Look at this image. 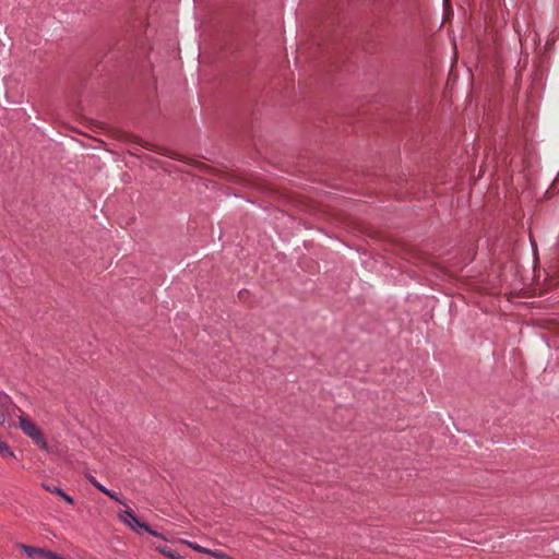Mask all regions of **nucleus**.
<instances>
[{
	"mask_svg": "<svg viewBox=\"0 0 559 559\" xmlns=\"http://www.w3.org/2000/svg\"><path fill=\"white\" fill-rule=\"evenodd\" d=\"M88 480L90 483L96 488L98 489L100 492L104 491V489L106 488L104 485H102L99 481L96 480L95 477L91 476L88 477Z\"/></svg>",
	"mask_w": 559,
	"mask_h": 559,
	"instance_id": "obj_9",
	"label": "nucleus"
},
{
	"mask_svg": "<svg viewBox=\"0 0 559 559\" xmlns=\"http://www.w3.org/2000/svg\"><path fill=\"white\" fill-rule=\"evenodd\" d=\"M229 559H234V558L229 556Z\"/></svg>",
	"mask_w": 559,
	"mask_h": 559,
	"instance_id": "obj_13",
	"label": "nucleus"
},
{
	"mask_svg": "<svg viewBox=\"0 0 559 559\" xmlns=\"http://www.w3.org/2000/svg\"><path fill=\"white\" fill-rule=\"evenodd\" d=\"M185 543H186V545L188 547H190L191 549H193V550H195V551H198L200 554H205V555H211L212 554V549L205 548V547H203V546H201V545H199V544H197L194 542L186 540Z\"/></svg>",
	"mask_w": 559,
	"mask_h": 559,
	"instance_id": "obj_5",
	"label": "nucleus"
},
{
	"mask_svg": "<svg viewBox=\"0 0 559 559\" xmlns=\"http://www.w3.org/2000/svg\"><path fill=\"white\" fill-rule=\"evenodd\" d=\"M47 555H48V559H66L64 557H62V556H60V555H58V554H56L53 551L52 552H48Z\"/></svg>",
	"mask_w": 559,
	"mask_h": 559,
	"instance_id": "obj_11",
	"label": "nucleus"
},
{
	"mask_svg": "<svg viewBox=\"0 0 559 559\" xmlns=\"http://www.w3.org/2000/svg\"><path fill=\"white\" fill-rule=\"evenodd\" d=\"M104 495H106L107 497H109L110 499L121 503V504H124V502L122 500L119 499L117 492L108 489V488H105L104 491H103Z\"/></svg>",
	"mask_w": 559,
	"mask_h": 559,
	"instance_id": "obj_7",
	"label": "nucleus"
},
{
	"mask_svg": "<svg viewBox=\"0 0 559 559\" xmlns=\"http://www.w3.org/2000/svg\"><path fill=\"white\" fill-rule=\"evenodd\" d=\"M19 548L22 549L25 552V555L29 558H35L36 556H38V557L48 559L47 554L52 552L51 550H47L44 548L34 547V546H28L25 544H19Z\"/></svg>",
	"mask_w": 559,
	"mask_h": 559,
	"instance_id": "obj_2",
	"label": "nucleus"
},
{
	"mask_svg": "<svg viewBox=\"0 0 559 559\" xmlns=\"http://www.w3.org/2000/svg\"><path fill=\"white\" fill-rule=\"evenodd\" d=\"M158 550L164 554L165 556H167L168 558L170 559H182L181 556H179L177 552L170 550V549H167V548H158Z\"/></svg>",
	"mask_w": 559,
	"mask_h": 559,
	"instance_id": "obj_6",
	"label": "nucleus"
},
{
	"mask_svg": "<svg viewBox=\"0 0 559 559\" xmlns=\"http://www.w3.org/2000/svg\"><path fill=\"white\" fill-rule=\"evenodd\" d=\"M43 488L46 490V491H49L51 493H56L58 495L60 498H62L66 502H68L69 504H73V498L70 497L68 493H66L61 488L59 487H56V486H51V485H48V484H43Z\"/></svg>",
	"mask_w": 559,
	"mask_h": 559,
	"instance_id": "obj_4",
	"label": "nucleus"
},
{
	"mask_svg": "<svg viewBox=\"0 0 559 559\" xmlns=\"http://www.w3.org/2000/svg\"><path fill=\"white\" fill-rule=\"evenodd\" d=\"M119 518L123 523L129 525L132 530L136 527L141 528V525L145 524V522H141L134 514L132 510H126L123 513L119 514Z\"/></svg>",
	"mask_w": 559,
	"mask_h": 559,
	"instance_id": "obj_3",
	"label": "nucleus"
},
{
	"mask_svg": "<svg viewBox=\"0 0 559 559\" xmlns=\"http://www.w3.org/2000/svg\"><path fill=\"white\" fill-rule=\"evenodd\" d=\"M141 528L145 530L148 534L153 535V536H156V537H159L162 539H166L160 533L156 532L155 530H153L148 524H143L141 525Z\"/></svg>",
	"mask_w": 559,
	"mask_h": 559,
	"instance_id": "obj_8",
	"label": "nucleus"
},
{
	"mask_svg": "<svg viewBox=\"0 0 559 559\" xmlns=\"http://www.w3.org/2000/svg\"><path fill=\"white\" fill-rule=\"evenodd\" d=\"M5 421V415L3 413V411L0 409V425L4 424Z\"/></svg>",
	"mask_w": 559,
	"mask_h": 559,
	"instance_id": "obj_12",
	"label": "nucleus"
},
{
	"mask_svg": "<svg viewBox=\"0 0 559 559\" xmlns=\"http://www.w3.org/2000/svg\"><path fill=\"white\" fill-rule=\"evenodd\" d=\"M210 556H212L216 559H229L228 555H226L225 552L219 551V550H212V554Z\"/></svg>",
	"mask_w": 559,
	"mask_h": 559,
	"instance_id": "obj_10",
	"label": "nucleus"
},
{
	"mask_svg": "<svg viewBox=\"0 0 559 559\" xmlns=\"http://www.w3.org/2000/svg\"><path fill=\"white\" fill-rule=\"evenodd\" d=\"M20 428L34 441L35 444L44 450L47 449V441L40 428L32 419L25 416H20Z\"/></svg>",
	"mask_w": 559,
	"mask_h": 559,
	"instance_id": "obj_1",
	"label": "nucleus"
}]
</instances>
